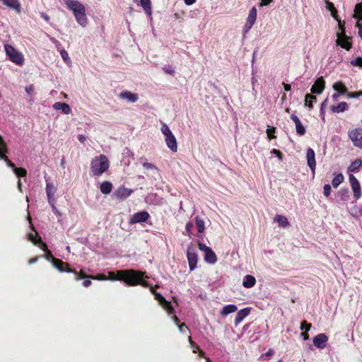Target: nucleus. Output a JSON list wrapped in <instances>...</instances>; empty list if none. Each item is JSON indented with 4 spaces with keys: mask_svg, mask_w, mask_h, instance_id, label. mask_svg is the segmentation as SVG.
Listing matches in <instances>:
<instances>
[{
    "mask_svg": "<svg viewBox=\"0 0 362 362\" xmlns=\"http://www.w3.org/2000/svg\"><path fill=\"white\" fill-rule=\"evenodd\" d=\"M110 279L112 281H123L128 286H141L144 288L150 286V284L145 280L148 276L145 272L133 269L118 270L116 272H109Z\"/></svg>",
    "mask_w": 362,
    "mask_h": 362,
    "instance_id": "f257e3e1",
    "label": "nucleus"
},
{
    "mask_svg": "<svg viewBox=\"0 0 362 362\" xmlns=\"http://www.w3.org/2000/svg\"><path fill=\"white\" fill-rule=\"evenodd\" d=\"M65 4L68 9L73 11L77 23L83 27L86 26L88 19L85 6L77 0H65Z\"/></svg>",
    "mask_w": 362,
    "mask_h": 362,
    "instance_id": "f03ea898",
    "label": "nucleus"
},
{
    "mask_svg": "<svg viewBox=\"0 0 362 362\" xmlns=\"http://www.w3.org/2000/svg\"><path fill=\"white\" fill-rule=\"evenodd\" d=\"M109 167L110 162L103 154L95 157L90 163V171L94 176H100L108 170Z\"/></svg>",
    "mask_w": 362,
    "mask_h": 362,
    "instance_id": "7ed1b4c3",
    "label": "nucleus"
},
{
    "mask_svg": "<svg viewBox=\"0 0 362 362\" xmlns=\"http://www.w3.org/2000/svg\"><path fill=\"white\" fill-rule=\"evenodd\" d=\"M4 49L6 55L12 62L18 65H23L24 58L21 53L10 45H5Z\"/></svg>",
    "mask_w": 362,
    "mask_h": 362,
    "instance_id": "20e7f679",
    "label": "nucleus"
},
{
    "mask_svg": "<svg viewBox=\"0 0 362 362\" xmlns=\"http://www.w3.org/2000/svg\"><path fill=\"white\" fill-rule=\"evenodd\" d=\"M187 257L189 269L190 271H192L197 267L198 262V256L196 252V249L193 245H189L187 247Z\"/></svg>",
    "mask_w": 362,
    "mask_h": 362,
    "instance_id": "39448f33",
    "label": "nucleus"
},
{
    "mask_svg": "<svg viewBox=\"0 0 362 362\" xmlns=\"http://www.w3.org/2000/svg\"><path fill=\"white\" fill-rule=\"evenodd\" d=\"M349 136L355 146L362 148V128L358 127L349 131Z\"/></svg>",
    "mask_w": 362,
    "mask_h": 362,
    "instance_id": "423d86ee",
    "label": "nucleus"
},
{
    "mask_svg": "<svg viewBox=\"0 0 362 362\" xmlns=\"http://www.w3.org/2000/svg\"><path fill=\"white\" fill-rule=\"evenodd\" d=\"M154 297L159 303L160 305L165 310L169 315L173 314L175 311L171 303L167 300L160 293H154Z\"/></svg>",
    "mask_w": 362,
    "mask_h": 362,
    "instance_id": "0eeeda50",
    "label": "nucleus"
},
{
    "mask_svg": "<svg viewBox=\"0 0 362 362\" xmlns=\"http://www.w3.org/2000/svg\"><path fill=\"white\" fill-rule=\"evenodd\" d=\"M257 8L255 6H253L249 11L246 23L245 24L243 28L244 33H247L252 28L257 19Z\"/></svg>",
    "mask_w": 362,
    "mask_h": 362,
    "instance_id": "6e6552de",
    "label": "nucleus"
},
{
    "mask_svg": "<svg viewBox=\"0 0 362 362\" xmlns=\"http://www.w3.org/2000/svg\"><path fill=\"white\" fill-rule=\"evenodd\" d=\"M150 218L149 214L146 211H142L139 212H136L134 214L129 223L130 224H135V223H141L146 222L148 219Z\"/></svg>",
    "mask_w": 362,
    "mask_h": 362,
    "instance_id": "1a4fd4ad",
    "label": "nucleus"
},
{
    "mask_svg": "<svg viewBox=\"0 0 362 362\" xmlns=\"http://www.w3.org/2000/svg\"><path fill=\"white\" fill-rule=\"evenodd\" d=\"M349 182L354 192V196L356 199L361 197V185L356 177L352 175H349Z\"/></svg>",
    "mask_w": 362,
    "mask_h": 362,
    "instance_id": "9d476101",
    "label": "nucleus"
},
{
    "mask_svg": "<svg viewBox=\"0 0 362 362\" xmlns=\"http://www.w3.org/2000/svg\"><path fill=\"white\" fill-rule=\"evenodd\" d=\"M52 264L61 272H66L71 273L74 272V269H71L67 262H64L60 259L53 258Z\"/></svg>",
    "mask_w": 362,
    "mask_h": 362,
    "instance_id": "9b49d317",
    "label": "nucleus"
},
{
    "mask_svg": "<svg viewBox=\"0 0 362 362\" xmlns=\"http://www.w3.org/2000/svg\"><path fill=\"white\" fill-rule=\"evenodd\" d=\"M325 88V81L322 76L317 78L314 84L311 87L310 91L312 93L321 94Z\"/></svg>",
    "mask_w": 362,
    "mask_h": 362,
    "instance_id": "f8f14e48",
    "label": "nucleus"
},
{
    "mask_svg": "<svg viewBox=\"0 0 362 362\" xmlns=\"http://www.w3.org/2000/svg\"><path fill=\"white\" fill-rule=\"evenodd\" d=\"M351 40V38L346 36V34L343 36L337 35V40L336 43L337 45L349 51L352 47V44L350 41Z\"/></svg>",
    "mask_w": 362,
    "mask_h": 362,
    "instance_id": "ddd939ff",
    "label": "nucleus"
},
{
    "mask_svg": "<svg viewBox=\"0 0 362 362\" xmlns=\"http://www.w3.org/2000/svg\"><path fill=\"white\" fill-rule=\"evenodd\" d=\"M328 337L323 333L319 334L313 338V344L315 347L322 349L325 348Z\"/></svg>",
    "mask_w": 362,
    "mask_h": 362,
    "instance_id": "4468645a",
    "label": "nucleus"
},
{
    "mask_svg": "<svg viewBox=\"0 0 362 362\" xmlns=\"http://www.w3.org/2000/svg\"><path fill=\"white\" fill-rule=\"evenodd\" d=\"M307 163L313 173H315L316 161L315 153L313 148H308L306 153Z\"/></svg>",
    "mask_w": 362,
    "mask_h": 362,
    "instance_id": "2eb2a0df",
    "label": "nucleus"
},
{
    "mask_svg": "<svg viewBox=\"0 0 362 362\" xmlns=\"http://www.w3.org/2000/svg\"><path fill=\"white\" fill-rule=\"evenodd\" d=\"M132 192L133 191L132 189L124 186H121L114 192V195L118 199H124L129 197Z\"/></svg>",
    "mask_w": 362,
    "mask_h": 362,
    "instance_id": "dca6fc26",
    "label": "nucleus"
},
{
    "mask_svg": "<svg viewBox=\"0 0 362 362\" xmlns=\"http://www.w3.org/2000/svg\"><path fill=\"white\" fill-rule=\"evenodd\" d=\"M291 119L295 123L296 133L300 136H303L305 134L306 131L305 127L302 124L299 117L296 115H291Z\"/></svg>",
    "mask_w": 362,
    "mask_h": 362,
    "instance_id": "f3484780",
    "label": "nucleus"
},
{
    "mask_svg": "<svg viewBox=\"0 0 362 362\" xmlns=\"http://www.w3.org/2000/svg\"><path fill=\"white\" fill-rule=\"evenodd\" d=\"M165 143L168 147L173 152H176L177 151V140L173 135V134H170L165 136Z\"/></svg>",
    "mask_w": 362,
    "mask_h": 362,
    "instance_id": "a211bd4d",
    "label": "nucleus"
},
{
    "mask_svg": "<svg viewBox=\"0 0 362 362\" xmlns=\"http://www.w3.org/2000/svg\"><path fill=\"white\" fill-rule=\"evenodd\" d=\"M250 313V308H245L239 310L235 318V325L237 326L242 320Z\"/></svg>",
    "mask_w": 362,
    "mask_h": 362,
    "instance_id": "6ab92c4d",
    "label": "nucleus"
},
{
    "mask_svg": "<svg viewBox=\"0 0 362 362\" xmlns=\"http://www.w3.org/2000/svg\"><path fill=\"white\" fill-rule=\"evenodd\" d=\"M4 5L16 11L18 13L21 12V4L18 0H1Z\"/></svg>",
    "mask_w": 362,
    "mask_h": 362,
    "instance_id": "aec40b11",
    "label": "nucleus"
},
{
    "mask_svg": "<svg viewBox=\"0 0 362 362\" xmlns=\"http://www.w3.org/2000/svg\"><path fill=\"white\" fill-rule=\"evenodd\" d=\"M120 98L127 99V100L135 103L138 100L139 97L136 93H132L130 91L124 90L120 93L119 94Z\"/></svg>",
    "mask_w": 362,
    "mask_h": 362,
    "instance_id": "412c9836",
    "label": "nucleus"
},
{
    "mask_svg": "<svg viewBox=\"0 0 362 362\" xmlns=\"http://www.w3.org/2000/svg\"><path fill=\"white\" fill-rule=\"evenodd\" d=\"M53 107L57 110H62L64 114L68 115L71 112L70 106L65 103L57 102L53 105Z\"/></svg>",
    "mask_w": 362,
    "mask_h": 362,
    "instance_id": "4be33fe9",
    "label": "nucleus"
},
{
    "mask_svg": "<svg viewBox=\"0 0 362 362\" xmlns=\"http://www.w3.org/2000/svg\"><path fill=\"white\" fill-rule=\"evenodd\" d=\"M256 284L255 278L250 274H247L243 277V286L245 288H250L253 287Z\"/></svg>",
    "mask_w": 362,
    "mask_h": 362,
    "instance_id": "5701e85b",
    "label": "nucleus"
},
{
    "mask_svg": "<svg viewBox=\"0 0 362 362\" xmlns=\"http://www.w3.org/2000/svg\"><path fill=\"white\" fill-rule=\"evenodd\" d=\"M204 253V259L206 262L209 264H214L216 262L217 257L211 248L208 249Z\"/></svg>",
    "mask_w": 362,
    "mask_h": 362,
    "instance_id": "b1692460",
    "label": "nucleus"
},
{
    "mask_svg": "<svg viewBox=\"0 0 362 362\" xmlns=\"http://www.w3.org/2000/svg\"><path fill=\"white\" fill-rule=\"evenodd\" d=\"M349 107L346 102H341L337 105H332L330 110L332 112L339 113L346 110Z\"/></svg>",
    "mask_w": 362,
    "mask_h": 362,
    "instance_id": "393cba45",
    "label": "nucleus"
},
{
    "mask_svg": "<svg viewBox=\"0 0 362 362\" xmlns=\"http://www.w3.org/2000/svg\"><path fill=\"white\" fill-rule=\"evenodd\" d=\"M333 89L340 95H344L347 93V88L341 81H337L333 84Z\"/></svg>",
    "mask_w": 362,
    "mask_h": 362,
    "instance_id": "a878e982",
    "label": "nucleus"
},
{
    "mask_svg": "<svg viewBox=\"0 0 362 362\" xmlns=\"http://www.w3.org/2000/svg\"><path fill=\"white\" fill-rule=\"evenodd\" d=\"M325 3L326 8L330 11L331 15L334 18V20L338 21V18H339V16L338 15L337 10L335 8L334 4L328 0L325 1Z\"/></svg>",
    "mask_w": 362,
    "mask_h": 362,
    "instance_id": "bb28decb",
    "label": "nucleus"
},
{
    "mask_svg": "<svg viewBox=\"0 0 362 362\" xmlns=\"http://www.w3.org/2000/svg\"><path fill=\"white\" fill-rule=\"evenodd\" d=\"M362 166V160L361 159H356L353 161L349 165L348 170L352 173L358 172Z\"/></svg>",
    "mask_w": 362,
    "mask_h": 362,
    "instance_id": "cd10ccee",
    "label": "nucleus"
},
{
    "mask_svg": "<svg viewBox=\"0 0 362 362\" xmlns=\"http://www.w3.org/2000/svg\"><path fill=\"white\" fill-rule=\"evenodd\" d=\"M112 184L109 181H104L100 187L101 192L104 194H108L111 192Z\"/></svg>",
    "mask_w": 362,
    "mask_h": 362,
    "instance_id": "c85d7f7f",
    "label": "nucleus"
},
{
    "mask_svg": "<svg viewBox=\"0 0 362 362\" xmlns=\"http://www.w3.org/2000/svg\"><path fill=\"white\" fill-rule=\"evenodd\" d=\"M237 310H238V307L235 305H233V304L227 305H225L222 308V310L221 311V315H227L230 313H235V311H237Z\"/></svg>",
    "mask_w": 362,
    "mask_h": 362,
    "instance_id": "c756f323",
    "label": "nucleus"
},
{
    "mask_svg": "<svg viewBox=\"0 0 362 362\" xmlns=\"http://www.w3.org/2000/svg\"><path fill=\"white\" fill-rule=\"evenodd\" d=\"M274 221L278 223L279 226L283 228H286L289 225L287 218L282 215H276L274 218Z\"/></svg>",
    "mask_w": 362,
    "mask_h": 362,
    "instance_id": "7c9ffc66",
    "label": "nucleus"
},
{
    "mask_svg": "<svg viewBox=\"0 0 362 362\" xmlns=\"http://www.w3.org/2000/svg\"><path fill=\"white\" fill-rule=\"evenodd\" d=\"M140 3L145 13L151 16L152 13L151 0H140Z\"/></svg>",
    "mask_w": 362,
    "mask_h": 362,
    "instance_id": "2f4dec72",
    "label": "nucleus"
},
{
    "mask_svg": "<svg viewBox=\"0 0 362 362\" xmlns=\"http://www.w3.org/2000/svg\"><path fill=\"white\" fill-rule=\"evenodd\" d=\"M317 101V97L311 95V94H306L305 97V105L306 107H308L310 109H312L313 107V102Z\"/></svg>",
    "mask_w": 362,
    "mask_h": 362,
    "instance_id": "473e14b6",
    "label": "nucleus"
},
{
    "mask_svg": "<svg viewBox=\"0 0 362 362\" xmlns=\"http://www.w3.org/2000/svg\"><path fill=\"white\" fill-rule=\"evenodd\" d=\"M56 187L52 183H47L46 185V194L49 202H50L51 199L56 192Z\"/></svg>",
    "mask_w": 362,
    "mask_h": 362,
    "instance_id": "72a5a7b5",
    "label": "nucleus"
},
{
    "mask_svg": "<svg viewBox=\"0 0 362 362\" xmlns=\"http://www.w3.org/2000/svg\"><path fill=\"white\" fill-rule=\"evenodd\" d=\"M354 18L358 21H362V3H358L355 6Z\"/></svg>",
    "mask_w": 362,
    "mask_h": 362,
    "instance_id": "f704fd0d",
    "label": "nucleus"
},
{
    "mask_svg": "<svg viewBox=\"0 0 362 362\" xmlns=\"http://www.w3.org/2000/svg\"><path fill=\"white\" fill-rule=\"evenodd\" d=\"M195 224L199 233H202L204 231V221L199 216L195 217Z\"/></svg>",
    "mask_w": 362,
    "mask_h": 362,
    "instance_id": "c9c22d12",
    "label": "nucleus"
},
{
    "mask_svg": "<svg viewBox=\"0 0 362 362\" xmlns=\"http://www.w3.org/2000/svg\"><path fill=\"white\" fill-rule=\"evenodd\" d=\"M344 175L341 173L337 175L332 180V185L334 188H337L343 181Z\"/></svg>",
    "mask_w": 362,
    "mask_h": 362,
    "instance_id": "e433bc0d",
    "label": "nucleus"
},
{
    "mask_svg": "<svg viewBox=\"0 0 362 362\" xmlns=\"http://www.w3.org/2000/svg\"><path fill=\"white\" fill-rule=\"evenodd\" d=\"M71 273L74 274V279L76 281H78L80 279H90V276L86 275L83 269H81L80 272H77L75 269H74V272H72Z\"/></svg>",
    "mask_w": 362,
    "mask_h": 362,
    "instance_id": "4c0bfd02",
    "label": "nucleus"
},
{
    "mask_svg": "<svg viewBox=\"0 0 362 362\" xmlns=\"http://www.w3.org/2000/svg\"><path fill=\"white\" fill-rule=\"evenodd\" d=\"M13 170L18 177H25L27 175V170L23 168H17L16 166Z\"/></svg>",
    "mask_w": 362,
    "mask_h": 362,
    "instance_id": "58836bf2",
    "label": "nucleus"
},
{
    "mask_svg": "<svg viewBox=\"0 0 362 362\" xmlns=\"http://www.w3.org/2000/svg\"><path fill=\"white\" fill-rule=\"evenodd\" d=\"M0 158L4 160L6 165L11 168L12 170L16 167L15 164L11 160H9L6 153H4V152H0Z\"/></svg>",
    "mask_w": 362,
    "mask_h": 362,
    "instance_id": "ea45409f",
    "label": "nucleus"
},
{
    "mask_svg": "<svg viewBox=\"0 0 362 362\" xmlns=\"http://www.w3.org/2000/svg\"><path fill=\"white\" fill-rule=\"evenodd\" d=\"M341 199L344 202H346L349 199V191L348 188H342L340 190Z\"/></svg>",
    "mask_w": 362,
    "mask_h": 362,
    "instance_id": "a19ab883",
    "label": "nucleus"
},
{
    "mask_svg": "<svg viewBox=\"0 0 362 362\" xmlns=\"http://www.w3.org/2000/svg\"><path fill=\"white\" fill-rule=\"evenodd\" d=\"M337 21L338 22L339 28L340 30V32H338L337 33V35H342L343 36V35H344L346 34L345 22L341 21L340 18H338V21Z\"/></svg>",
    "mask_w": 362,
    "mask_h": 362,
    "instance_id": "79ce46f5",
    "label": "nucleus"
},
{
    "mask_svg": "<svg viewBox=\"0 0 362 362\" xmlns=\"http://www.w3.org/2000/svg\"><path fill=\"white\" fill-rule=\"evenodd\" d=\"M275 132H276V127H269V128H267V134L268 139L269 140L276 138Z\"/></svg>",
    "mask_w": 362,
    "mask_h": 362,
    "instance_id": "37998d69",
    "label": "nucleus"
},
{
    "mask_svg": "<svg viewBox=\"0 0 362 362\" xmlns=\"http://www.w3.org/2000/svg\"><path fill=\"white\" fill-rule=\"evenodd\" d=\"M350 64L353 66L362 68V57H358L355 59L351 60Z\"/></svg>",
    "mask_w": 362,
    "mask_h": 362,
    "instance_id": "c03bdc74",
    "label": "nucleus"
},
{
    "mask_svg": "<svg viewBox=\"0 0 362 362\" xmlns=\"http://www.w3.org/2000/svg\"><path fill=\"white\" fill-rule=\"evenodd\" d=\"M8 148L6 146V143L1 136H0V152H4V153H8Z\"/></svg>",
    "mask_w": 362,
    "mask_h": 362,
    "instance_id": "a18cd8bd",
    "label": "nucleus"
},
{
    "mask_svg": "<svg viewBox=\"0 0 362 362\" xmlns=\"http://www.w3.org/2000/svg\"><path fill=\"white\" fill-rule=\"evenodd\" d=\"M312 327V325L307 321L303 320L300 323V329L304 332H308Z\"/></svg>",
    "mask_w": 362,
    "mask_h": 362,
    "instance_id": "49530a36",
    "label": "nucleus"
},
{
    "mask_svg": "<svg viewBox=\"0 0 362 362\" xmlns=\"http://www.w3.org/2000/svg\"><path fill=\"white\" fill-rule=\"evenodd\" d=\"M194 225L192 222H188L186 224V226H185V235H188L189 237H192V235H193L192 234V228H193Z\"/></svg>",
    "mask_w": 362,
    "mask_h": 362,
    "instance_id": "de8ad7c7",
    "label": "nucleus"
},
{
    "mask_svg": "<svg viewBox=\"0 0 362 362\" xmlns=\"http://www.w3.org/2000/svg\"><path fill=\"white\" fill-rule=\"evenodd\" d=\"M160 129H161L162 133L165 135V136L172 134V132L170 129L169 127L165 123H163L162 124Z\"/></svg>",
    "mask_w": 362,
    "mask_h": 362,
    "instance_id": "09e8293b",
    "label": "nucleus"
},
{
    "mask_svg": "<svg viewBox=\"0 0 362 362\" xmlns=\"http://www.w3.org/2000/svg\"><path fill=\"white\" fill-rule=\"evenodd\" d=\"M38 236H40L37 233H36V235H33V233L28 234V239L30 240L33 244L37 245L38 244Z\"/></svg>",
    "mask_w": 362,
    "mask_h": 362,
    "instance_id": "8fccbe9b",
    "label": "nucleus"
},
{
    "mask_svg": "<svg viewBox=\"0 0 362 362\" xmlns=\"http://www.w3.org/2000/svg\"><path fill=\"white\" fill-rule=\"evenodd\" d=\"M177 327L180 332L185 333L187 331L189 333H190V330L189 327L185 325V323H180Z\"/></svg>",
    "mask_w": 362,
    "mask_h": 362,
    "instance_id": "3c124183",
    "label": "nucleus"
},
{
    "mask_svg": "<svg viewBox=\"0 0 362 362\" xmlns=\"http://www.w3.org/2000/svg\"><path fill=\"white\" fill-rule=\"evenodd\" d=\"M38 247L42 250L43 251H45L47 250V244L42 240V238L40 236H38Z\"/></svg>",
    "mask_w": 362,
    "mask_h": 362,
    "instance_id": "603ef678",
    "label": "nucleus"
},
{
    "mask_svg": "<svg viewBox=\"0 0 362 362\" xmlns=\"http://www.w3.org/2000/svg\"><path fill=\"white\" fill-rule=\"evenodd\" d=\"M323 194L326 197H328L329 195H330V193H331V186L329 184H326L324 185V187H323Z\"/></svg>",
    "mask_w": 362,
    "mask_h": 362,
    "instance_id": "864d4df0",
    "label": "nucleus"
},
{
    "mask_svg": "<svg viewBox=\"0 0 362 362\" xmlns=\"http://www.w3.org/2000/svg\"><path fill=\"white\" fill-rule=\"evenodd\" d=\"M346 95L349 98H358V97L362 95V91L361 92H348L347 91Z\"/></svg>",
    "mask_w": 362,
    "mask_h": 362,
    "instance_id": "5fc2aeb1",
    "label": "nucleus"
},
{
    "mask_svg": "<svg viewBox=\"0 0 362 362\" xmlns=\"http://www.w3.org/2000/svg\"><path fill=\"white\" fill-rule=\"evenodd\" d=\"M44 252L45 253V259L47 260H52V263L53 262V258H54V257L52 252L49 249L46 250Z\"/></svg>",
    "mask_w": 362,
    "mask_h": 362,
    "instance_id": "6e6d98bb",
    "label": "nucleus"
},
{
    "mask_svg": "<svg viewBox=\"0 0 362 362\" xmlns=\"http://www.w3.org/2000/svg\"><path fill=\"white\" fill-rule=\"evenodd\" d=\"M163 70L168 74H170L171 76H174L175 75V71L174 69L170 67V66H164L163 68Z\"/></svg>",
    "mask_w": 362,
    "mask_h": 362,
    "instance_id": "4d7b16f0",
    "label": "nucleus"
},
{
    "mask_svg": "<svg viewBox=\"0 0 362 362\" xmlns=\"http://www.w3.org/2000/svg\"><path fill=\"white\" fill-rule=\"evenodd\" d=\"M143 167L145 168V169H153V170H157V168L155 165L151 163H148V162H144L143 164Z\"/></svg>",
    "mask_w": 362,
    "mask_h": 362,
    "instance_id": "13d9d810",
    "label": "nucleus"
},
{
    "mask_svg": "<svg viewBox=\"0 0 362 362\" xmlns=\"http://www.w3.org/2000/svg\"><path fill=\"white\" fill-rule=\"evenodd\" d=\"M272 153L276 155L280 160L283 159V153L278 149H273L271 151Z\"/></svg>",
    "mask_w": 362,
    "mask_h": 362,
    "instance_id": "bf43d9fd",
    "label": "nucleus"
},
{
    "mask_svg": "<svg viewBox=\"0 0 362 362\" xmlns=\"http://www.w3.org/2000/svg\"><path fill=\"white\" fill-rule=\"evenodd\" d=\"M356 27L358 29V35L360 36V37L362 40V21H357Z\"/></svg>",
    "mask_w": 362,
    "mask_h": 362,
    "instance_id": "052dcab7",
    "label": "nucleus"
},
{
    "mask_svg": "<svg viewBox=\"0 0 362 362\" xmlns=\"http://www.w3.org/2000/svg\"><path fill=\"white\" fill-rule=\"evenodd\" d=\"M190 346L193 349V353H197L200 349L199 346L194 341H191Z\"/></svg>",
    "mask_w": 362,
    "mask_h": 362,
    "instance_id": "680f3d73",
    "label": "nucleus"
},
{
    "mask_svg": "<svg viewBox=\"0 0 362 362\" xmlns=\"http://www.w3.org/2000/svg\"><path fill=\"white\" fill-rule=\"evenodd\" d=\"M328 102V99L326 98L321 104V107H320V113L322 115H324L325 114V107H326V105H327V103Z\"/></svg>",
    "mask_w": 362,
    "mask_h": 362,
    "instance_id": "e2e57ef3",
    "label": "nucleus"
},
{
    "mask_svg": "<svg viewBox=\"0 0 362 362\" xmlns=\"http://www.w3.org/2000/svg\"><path fill=\"white\" fill-rule=\"evenodd\" d=\"M42 256L41 255H37V256H35L33 258H30L29 260H28V264H33L34 263H35L36 262L38 261V259H40V258H42Z\"/></svg>",
    "mask_w": 362,
    "mask_h": 362,
    "instance_id": "0e129e2a",
    "label": "nucleus"
},
{
    "mask_svg": "<svg viewBox=\"0 0 362 362\" xmlns=\"http://www.w3.org/2000/svg\"><path fill=\"white\" fill-rule=\"evenodd\" d=\"M198 247H199V249L200 250H202V251H204V252H205L206 251H207V250H208V249H209V248H210L209 247L206 246L205 244H204V243H198Z\"/></svg>",
    "mask_w": 362,
    "mask_h": 362,
    "instance_id": "69168bd1",
    "label": "nucleus"
},
{
    "mask_svg": "<svg viewBox=\"0 0 362 362\" xmlns=\"http://www.w3.org/2000/svg\"><path fill=\"white\" fill-rule=\"evenodd\" d=\"M62 58L66 62L67 59H69V54L64 49H62L60 52Z\"/></svg>",
    "mask_w": 362,
    "mask_h": 362,
    "instance_id": "338daca9",
    "label": "nucleus"
},
{
    "mask_svg": "<svg viewBox=\"0 0 362 362\" xmlns=\"http://www.w3.org/2000/svg\"><path fill=\"white\" fill-rule=\"evenodd\" d=\"M273 1V0H261V2L259 3V6L260 7H263V6H268L269 4H270Z\"/></svg>",
    "mask_w": 362,
    "mask_h": 362,
    "instance_id": "774afa93",
    "label": "nucleus"
}]
</instances>
